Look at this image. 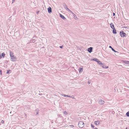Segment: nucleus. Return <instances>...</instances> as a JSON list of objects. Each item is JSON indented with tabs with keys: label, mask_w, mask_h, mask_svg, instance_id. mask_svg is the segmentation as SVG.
I'll use <instances>...</instances> for the list:
<instances>
[{
	"label": "nucleus",
	"mask_w": 129,
	"mask_h": 129,
	"mask_svg": "<svg viewBox=\"0 0 129 129\" xmlns=\"http://www.w3.org/2000/svg\"><path fill=\"white\" fill-rule=\"evenodd\" d=\"M79 127L81 128H82L84 126V123L82 121H79L78 123Z\"/></svg>",
	"instance_id": "f257e3e1"
},
{
	"label": "nucleus",
	"mask_w": 129,
	"mask_h": 129,
	"mask_svg": "<svg viewBox=\"0 0 129 129\" xmlns=\"http://www.w3.org/2000/svg\"><path fill=\"white\" fill-rule=\"evenodd\" d=\"M11 60L13 61H15L17 60L16 57L14 55L11 57Z\"/></svg>",
	"instance_id": "f03ea898"
},
{
	"label": "nucleus",
	"mask_w": 129,
	"mask_h": 129,
	"mask_svg": "<svg viewBox=\"0 0 129 129\" xmlns=\"http://www.w3.org/2000/svg\"><path fill=\"white\" fill-rule=\"evenodd\" d=\"M120 35L121 37H124L126 35V34L123 31H121L120 32Z\"/></svg>",
	"instance_id": "7ed1b4c3"
},
{
	"label": "nucleus",
	"mask_w": 129,
	"mask_h": 129,
	"mask_svg": "<svg viewBox=\"0 0 129 129\" xmlns=\"http://www.w3.org/2000/svg\"><path fill=\"white\" fill-rule=\"evenodd\" d=\"M34 94H36L37 93H38L39 92V90L38 88H37L34 89Z\"/></svg>",
	"instance_id": "20e7f679"
},
{
	"label": "nucleus",
	"mask_w": 129,
	"mask_h": 129,
	"mask_svg": "<svg viewBox=\"0 0 129 129\" xmlns=\"http://www.w3.org/2000/svg\"><path fill=\"white\" fill-rule=\"evenodd\" d=\"M71 13L73 15L74 18L76 20H77L78 19L76 16V15L73 12H72Z\"/></svg>",
	"instance_id": "39448f33"
},
{
	"label": "nucleus",
	"mask_w": 129,
	"mask_h": 129,
	"mask_svg": "<svg viewBox=\"0 0 129 129\" xmlns=\"http://www.w3.org/2000/svg\"><path fill=\"white\" fill-rule=\"evenodd\" d=\"M64 8L66 9V10L68 11H69V12H70V13H71L72 12L70 10H69V8L67 7V5H65V6H64Z\"/></svg>",
	"instance_id": "423d86ee"
},
{
	"label": "nucleus",
	"mask_w": 129,
	"mask_h": 129,
	"mask_svg": "<svg viewBox=\"0 0 129 129\" xmlns=\"http://www.w3.org/2000/svg\"><path fill=\"white\" fill-rule=\"evenodd\" d=\"M104 101L103 100H100L99 102V103L100 105H103L104 103Z\"/></svg>",
	"instance_id": "0eeeda50"
},
{
	"label": "nucleus",
	"mask_w": 129,
	"mask_h": 129,
	"mask_svg": "<svg viewBox=\"0 0 129 129\" xmlns=\"http://www.w3.org/2000/svg\"><path fill=\"white\" fill-rule=\"evenodd\" d=\"M48 11V13H50L52 12V9L50 7H49L47 9Z\"/></svg>",
	"instance_id": "6e6552de"
},
{
	"label": "nucleus",
	"mask_w": 129,
	"mask_h": 129,
	"mask_svg": "<svg viewBox=\"0 0 129 129\" xmlns=\"http://www.w3.org/2000/svg\"><path fill=\"white\" fill-rule=\"evenodd\" d=\"M60 16L63 19L65 20L66 19V18L61 14H60Z\"/></svg>",
	"instance_id": "1a4fd4ad"
},
{
	"label": "nucleus",
	"mask_w": 129,
	"mask_h": 129,
	"mask_svg": "<svg viewBox=\"0 0 129 129\" xmlns=\"http://www.w3.org/2000/svg\"><path fill=\"white\" fill-rule=\"evenodd\" d=\"M94 123L96 125H97L99 124L100 122L99 121H95V122H94Z\"/></svg>",
	"instance_id": "9d476101"
},
{
	"label": "nucleus",
	"mask_w": 129,
	"mask_h": 129,
	"mask_svg": "<svg viewBox=\"0 0 129 129\" xmlns=\"http://www.w3.org/2000/svg\"><path fill=\"white\" fill-rule=\"evenodd\" d=\"M110 27L112 29L115 28L113 24L112 23H111L110 24Z\"/></svg>",
	"instance_id": "9b49d317"
},
{
	"label": "nucleus",
	"mask_w": 129,
	"mask_h": 129,
	"mask_svg": "<svg viewBox=\"0 0 129 129\" xmlns=\"http://www.w3.org/2000/svg\"><path fill=\"white\" fill-rule=\"evenodd\" d=\"M88 51L89 53H91L92 51V48L90 47L88 49Z\"/></svg>",
	"instance_id": "f8f14e48"
},
{
	"label": "nucleus",
	"mask_w": 129,
	"mask_h": 129,
	"mask_svg": "<svg viewBox=\"0 0 129 129\" xmlns=\"http://www.w3.org/2000/svg\"><path fill=\"white\" fill-rule=\"evenodd\" d=\"M10 57L14 55V53L13 52H12L10 51Z\"/></svg>",
	"instance_id": "ddd939ff"
},
{
	"label": "nucleus",
	"mask_w": 129,
	"mask_h": 129,
	"mask_svg": "<svg viewBox=\"0 0 129 129\" xmlns=\"http://www.w3.org/2000/svg\"><path fill=\"white\" fill-rule=\"evenodd\" d=\"M123 62L127 64H129V61H124Z\"/></svg>",
	"instance_id": "4468645a"
},
{
	"label": "nucleus",
	"mask_w": 129,
	"mask_h": 129,
	"mask_svg": "<svg viewBox=\"0 0 129 129\" xmlns=\"http://www.w3.org/2000/svg\"><path fill=\"white\" fill-rule=\"evenodd\" d=\"M109 48H111L112 49V50L113 51H114V52H118L116 51L114 49H113L111 46H109Z\"/></svg>",
	"instance_id": "2eb2a0df"
},
{
	"label": "nucleus",
	"mask_w": 129,
	"mask_h": 129,
	"mask_svg": "<svg viewBox=\"0 0 129 129\" xmlns=\"http://www.w3.org/2000/svg\"><path fill=\"white\" fill-rule=\"evenodd\" d=\"M97 63L98 64L100 65H101V64H102V65H104V64L102 63V62L99 60L98 61Z\"/></svg>",
	"instance_id": "dca6fc26"
},
{
	"label": "nucleus",
	"mask_w": 129,
	"mask_h": 129,
	"mask_svg": "<svg viewBox=\"0 0 129 129\" xmlns=\"http://www.w3.org/2000/svg\"><path fill=\"white\" fill-rule=\"evenodd\" d=\"M83 69L82 68H80L79 70V73H81L83 71Z\"/></svg>",
	"instance_id": "f3484780"
},
{
	"label": "nucleus",
	"mask_w": 129,
	"mask_h": 129,
	"mask_svg": "<svg viewBox=\"0 0 129 129\" xmlns=\"http://www.w3.org/2000/svg\"><path fill=\"white\" fill-rule=\"evenodd\" d=\"M113 29V34H116V31L115 29V28H114V29Z\"/></svg>",
	"instance_id": "a211bd4d"
},
{
	"label": "nucleus",
	"mask_w": 129,
	"mask_h": 129,
	"mask_svg": "<svg viewBox=\"0 0 129 129\" xmlns=\"http://www.w3.org/2000/svg\"><path fill=\"white\" fill-rule=\"evenodd\" d=\"M68 97L71 98H72L73 99H75V98H74V96L73 95H70V96H68Z\"/></svg>",
	"instance_id": "6ab92c4d"
},
{
	"label": "nucleus",
	"mask_w": 129,
	"mask_h": 129,
	"mask_svg": "<svg viewBox=\"0 0 129 129\" xmlns=\"http://www.w3.org/2000/svg\"><path fill=\"white\" fill-rule=\"evenodd\" d=\"M93 60L97 62H98V61L99 60L98 59L96 58H94L93 59Z\"/></svg>",
	"instance_id": "aec40b11"
},
{
	"label": "nucleus",
	"mask_w": 129,
	"mask_h": 129,
	"mask_svg": "<svg viewBox=\"0 0 129 129\" xmlns=\"http://www.w3.org/2000/svg\"><path fill=\"white\" fill-rule=\"evenodd\" d=\"M102 68H105V69H107V68H108V66H107V67H106V66H104H104H102Z\"/></svg>",
	"instance_id": "412c9836"
},
{
	"label": "nucleus",
	"mask_w": 129,
	"mask_h": 129,
	"mask_svg": "<svg viewBox=\"0 0 129 129\" xmlns=\"http://www.w3.org/2000/svg\"><path fill=\"white\" fill-rule=\"evenodd\" d=\"M36 115H38L39 113V110L38 109H37V110H36Z\"/></svg>",
	"instance_id": "4be33fe9"
},
{
	"label": "nucleus",
	"mask_w": 129,
	"mask_h": 129,
	"mask_svg": "<svg viewBox=\"0 0 129 129\" xmlns=\"http://www.w3.org/2000/svg\"><path fill=\"white\" fill-rule=\"evenodd\" d=\"M5 54L4 53H3L2 54V55L3 57H4L5 56Z\"/></svg>",
	"instance_id": "5701e85b"
},
{
	"label": "nucleus",
	"mask_w": 129,
	"mask_h": 129,
	"mask_svg": "<svg viewBox=\"0 0 129 129\" xmlns=\"http://www.w3.org/2000/svg\"><path fill=\"white\" fill-rule=\"evenodd\" d=\"M126 114L127 116H129V111L126 113Z\"/></svg>",
	"instance_id": "b1692460"
},
{
	"label": "nucleus",
	"mask_w": 129,
	"mask_h": 129,
	"mask_svg": "<svg viewBox=\"0 0 129 129\" xmlns=\"http://www.w3.org/2000/svg\"><path fill=\"white\" fill-rule=\"evenodd\" d=\"M63 114L65 115H66L67 114V113L66 111H64L63 112Z\"/></svg>",
	"instance_id": "393cba45"
},
{
	"label": "nucleus",
	"mask_w": 129,
	"mask_h": 129,
	"mask_svg": "<svg viewBox=\"0 0 129 129\" xmlns=\"http://www.w3.org/2000/svg\"><path fill=\"white\" fill-rule=\"evenodd\" d=\"M91 126L93 128L94 127V125H93L92 124H91Z\"/></svg>",
	"instance_id": "a878e982"
},
{
	"label": "nucleus",
	"mask_w": 129,
	"mask_h": 129,
	"mask_svg": "<svg viewBox=\"0 0 129 129\" xmlns=\"http://www.w3.org/2000/svg\"><path fill=\"white\" fill-rule=\"evenodd\" d=\"M1 123L2 124H4V121L3 120H2L1 121Z\"/></svg>",
	"instance_id": "bb28decb"
},
{
	"label": "nucleus",
	"mask_w": 129,
	"mask_h": 129,
	"mask_svg": "<svg viewBox=\"0 0 129 129\" xmlns=\"http://www.w3.org/2000/svg\"><path fill=\"white\" fill-rule=\"evenodd\" d=\"M68 95H66L64 94V96H65V97H68Z\"/></svg>",
	"instance_id": "cd10ccee"
},
{
	"label": "nucleus",
	"mask_w": 129,
	"mask_h": 129,
	"mask_svg": "<svg viewBox=\"0 0 129 129\" xmlns=\"http://www.w3.org/2000/svg\"><path fill=\"white\" fill-rule=\"evenodd\" d=\"M9 71H10V70H9V71H8L7 72V74H9L10 73L9 72Z\"/></svg>",
	"instance_id": "c85d7f7f"
},
{
	"label": "nucleus",
	"mask_w": 129,
	"mask_h": 129,
	"mask_svg": "<svg viewBox=\"0 0 129 129\" xmlns=\"http://www.w3.org/2000/svg\"><path fill=\"white\" fill-rule=\"evenodd\" d=\"M70 126L72 127H74V126L73 125H70Z\"/></svg>",
	"instance_id": "c756f323"
},
{
	"label": "nucleus",
	"mask_w": 129,
	"mask_h": 129,
	"mask_svg": "<svg viewBox=\"0 0 129 129\" xmlns=\"http://www.w3.org/2000/svg\"><path fill=\"white\" fill-rule=\"evenodd\" d=\"M88 84H90V81H88Z\"/></svg>",
	"instance_id": "7c9ffc66"
},
{
	"label": "nucleus",
	"mask_w": 129,
	"mask_h": 129,
	"mask_svg": "<svg viewBox=\"0 0 129 129\" xmlns=\"http://www.w3.org/2000/svg\"><path fill=\"white\" fill-rule=\"evenodd\" d=\"M63 47V46H60V48H62Z\"/></svg>",
	"instance_id": "2f4dec72"
},
{
	"label": "nucleus",
	"mask_w": 129,
	"mask_h": 129,
	"mask_svg": "<svg viewBox=\"0 0 129 129\" xmlns=\"http://www.w3.org/2000/svg\"><path fill=\"white\" fill-rule=\"evenodd\" d=\"M124 28H128V27H124Z\"/></svg>",
	"instance_id": "473e14b6"
},
{
	"label": "nucleus",
	"mask_w": 129,
	"mask_h": 129,
	"mask_svg": "<svg viewBox=\"0 0 129 129\" xmlns=\"http://www.w3.org/2000/svg\"><path fill=\"white\" fill-rule=\"evenodd\" d=\"M15 1V0H13V1H12V3L14 2Z\"/></svg>",
	"instance_id": "72a5a7b5"
},
{
	"label": "nucleus",
	"mask_w": 129,
	"mask_h": 129,
	"mask_svg": "<svg viewBox=\"0 0 129 129\" xmlns=\"http://www.w3.org/2000/svg\"><path fill=\"white\" fill-rule=\"evenodd\" d=\"M115 15V13H113V15L114 16Z\"/></svg>",
	"instance_id": "f704fd0d"
},
{
	"label": "nucleus",
	"mask_w": 129,
	"mask_h": 129,
	"mask_svg": "<svg viewBox=\"0 0 129 129\" xmlns=\"http://www.w3.org/2000/svg\"><path fill=\"white\" fill-rule=\"evenodd\" d=\"M64 94H61V95L64 96Z\"/></svg>",
	"instance_id": "c9c22d12"
},
{
	"label": "nucleus",
	"mask_w": 129,
	"mask_h": 129,
	"mask_svg": "<svg viewBox=\"0 0 129 129\" xmlns=\"http://www.w3.org/2000/svg\"><path fill=\"white\" fill-rule=\"evenodd\" d=\"M94 129H98L97 128L95 127V128Z\"/></svg>",
	"instance_id": "e433bc0d"
},
{
	"label": "nucleus",
	"mask_w": 129,
	"mask_h": 129,
	"mask_svg": "<svg viewBox=\"0 0 129 129\" xmlns=\"http://www.w3.org/2000/svg\"><path fill=\"white\" fill-rule=\"evenodd\" d=\"M125 129H127V128H126Z\"/></svg>",
	"instance_id": "4c0bfd02"
},
{
	"label": "nucleus",
	"mask_w": 129,
	"mask_h": 129,
	"mask_svg": "<svg viewBox=\"0 0 129 129\" xmlns=\"http://www.w3.org/2000/svg\"><path fill=\"white\" fill-rule=\"evenodd\" d=\"M1 125V124H0V125Z\"/></svg>",
	"instance_id": "58836bf2"
}]
</instances>
